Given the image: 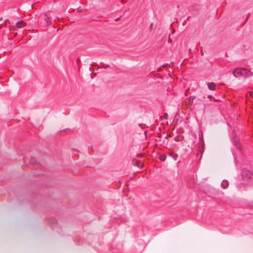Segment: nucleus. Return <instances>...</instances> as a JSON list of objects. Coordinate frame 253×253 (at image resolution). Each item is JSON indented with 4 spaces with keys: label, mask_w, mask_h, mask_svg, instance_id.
Listing matches in <instances>:
<instances>
[{
    "label": "nucleus",
    "mask_w": 253,
    "mask_h": 253,
    "mask_svg": "<svg viewBox=\"0 0 253 253\" xmlns=\"http://www.w3.org/2000/svg\"><path fill=\"white\" fill-rule=\"evenodd\" d=\"M204 141L203 139H201V137H200V142L198 143L197 147V156H199V153H200V157L199 158V160H200L202 158V155L204 151Z\"/></svg>",
    "instance_id": "nucleus-1"
},
{
    "label": "nucleus",
    "mask_w": 253,
    "mask_h": 253,
    "mask_svg": "<svg viewBox=\"0 0 253 253\" xmlns=\"http://www.w3.org/2000/svg\"><path fill=\"white\" fill-rule=\"evenodd\" d=\"M233 75L235 77H239L244 75V73L241 69H236L233 71Z\"/></svg>",
    "instance_id": "nucleus-2"
},
{
    "label": "nucleus",
    "mask_w": 253,
    "mask_h": 253,
    "mask_svg": "<svg viewBox=\"0 0 253 253\" xmlns=\"http://www.w3.org/2000/svg\"><path fill=\"white\" fill-rule=\"evenodd\" d=\"M207 84L210 90H214L215 89V84L214 83H207Z\"/></svg>",
    "instance_id": "nucleus-3"
},
{
    "label": "nucleus",
    "mask_w": 253,
    "mask_h": 253,
    "mask_svg": "<svg viewBox=\"0 0 253 253\" xmlns=\"http://www.w3.org/2000/svg\"><path fill=\"white\" fill-rule=\"evenodd\" d=\"M228 185H229V182L227 180L224 179V180H222V181L221 183V186L224 189L227 188L228 187Z\"/></svg>",
    "instance_id": "nucleus-4"
},
{
    "label": "nucleus",
    "mask_w": 253,
    "mask_h": 253,
    "mask_svg": "<svg viewBox=\"0 0 253 253\" xmlns=\"http://www.w3.org/2000/svg\"><path fill=\"white\" fill-rule=\"evenodd\" d=\"M25 25H26L25 23L22 21H18L15 24L16 27H17L19 28H23L25 26Z\"/></svg>",
    "instance_id": "nucleus-5"
},
{
    "label": "nucleus",
    "mask_w": 253,
    "mask_h": 253,
    "mask_svg": "<svg viewBox=\"0 0 253 253\" xmlns=\"http://www.w3.org/2000/svg\"><path fill=\"white\" fill-rule=\"evenodd\" d=\"M50 24V21L49 17H45L44 19L43 26L45 27L47 26L48 25H49Z\"/></svg>",
    "instance_id": "nucleus-6"
},
{
    "label": "nucleus",
    "mask_w": 253,
    "mask_h": 253,
    "mask_svg": "<svg viewBox=\"0 0 253 253\" xmlns=\"http://www.w3.org/2000/svg\"><path fill=\"white\" fill-rule=\"evenodd\" d=\"M182 139H183V137L182 136H176L175 137L174 140L176 141H180L182 140Z\"/></svg>",
    "instance_id": "nucleus-7"
},
{
    "label": "nucleus",
    "mask_w": 253,
    "mask_h": 253,
    "mask_svg": "<svg viewBox=\"0 0 253 253\" xmlns=\"http://www.w3.org/2000/svg\"><path fill=\"white\" fill-rule=\"evenodd\" d=\"M241 70L243 72L244 75H245V74L249 73V72H250V70L248 69H242Z\"/></svg>",
    "instance_id": "nucleus-8"
},
{
    "label": "nucleus",
    "mask_w": 253,
    "mask_h": 253,
    "mask_svg": "<svg viewBox=\"0 0 253 253\" xmlns=\"http://www.w3.org/2000/svg\"><path fill=\"white\" fill-rule=\"evenodd\" d=\"M172 158L173 159V160L174 161H176L177 159V157H178V155L177 154H174L172 156Z\"/></svg>",
    "instance_id": "nucleus-9"
},
{
    "label": "nucleus",
    "mask_w": 253,
    "mask_h": 253,
    "mask_svg": "<svg viewBox=\"0 0 253 253\" xmlns=\"http://www.w3.org/2000/svg\"><path fill=\"white\" fill-rule=\"evenodd\" d=\"M168 65H169V64H167L164 65H162L161 67H162V68H166Z\"/></svg>",
    "instance_id": "nucleus-10"
},
{
    "label": "nucleus",
    "mask_w": 253,
    "mask_h": 253,
    "mask_svg": "<svg viewBox=\"0 0 253 253\" xmlns=\"http://www.w3.org/2000/svg\"><path fill=\"white\" fill-rule=\"evenodd\" d=\"M250 96L253 98V91L250 92Z\"/></svg>",
    "instance_id": "nucleus-11"
},
{
    "label": "nucleus",
    "mask_w": 253,
    "mask_h": 253,
    "mask_svg": "<svg viewBox=\"0 0 253 253\" xmlns=\"http://www.w3.org/2000/svg\"><path fill=\"white\" fill-rule=\"evenodd\" d=\"M162 67H160V68H158V71H161V70H162Z\"/></svg>",
    "instance_id": "nucleus-12"
},
{
    "label": "nucleus",
    "mask_w": 253,
    "mask_h": 253,
    "mask_svg": "<svg viewBox=\"0 0 253 253\" xmlns=\"http://www.w3.org/2000/svg\"><path fill=\"white\" fill-rule=\"evenodd\" d=\"M153 24L152 23L150 25V28H152L153 27Z\"/></svg>",
    "instance_id": "nucleus-13"
},
{
    "label": "nucleus",
    "mask_w": 253,
    "mask_h": 253,
    "mask_svg": "<svg viewBox=\"0 0 253 253\" xmlns=\"http://www.w3.org/2000/svg\"><path fill=\"white\" fill-rule=\"evenodd\" d=\"M169 155L172 157L174 154H173L172 153H170L169 154Z\"/></svg>",
    "instance_id": "nucleus-14"
},
{
    "label": "nucleus",
    "mask_w": 253,
    "mask_h": 253,
    "mask_svg": "<svg viewBox=\"0 0 253 253\" xmlns=\"http://www.w3.org/2000/svg\"><path fill=\"white\" fill-rule=\"evenodd\" d=\"M8 21H9V20L8 19L5 20V22H8Z\"/></svg>",
    "instance_id": "nucleus-15"
},
{
    "label": "nucleus",
    "mask_w": 253,
    "mask_h": 253,
    "mask_svg": "<svg viewBox=\"0 0 253 253\" xmlns=\"http://www.w3.org/2000/svg\"><path fill=\"white\" fill-rule=\"evenodd\" d=\"M169 136H166L165 137V138H166V139H167V138H168V137H169Z\"/></svg>",
    "instance_id": "nucleus-16"
},
{
    "label": "nucleus",
    "mask_w": 253,
    "mask_h": 253,
    "mask_svg": "<svg viewBox=\"0 0 253 253\" xmlns=\"http://www.w3.org/2000/svg\"><path fill=\"white\" fill-rule=\"evenodd\" d=\"M251 76H253V73H252Z\"/></svg>",
    "instance_id": "nucleus-17"
}]
</instances>
